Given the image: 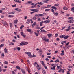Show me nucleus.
Returning a JSON list of instances; mask_svg holds the SVG:
<instances>
[{
	"mask_svg": "<svg viewBox=\"0 0 74 74\" xmlns=\"http://www.w3.org/2000/svg\"><path fill=\"white\" fill-rule=\"evenodd\" d=\"M68 22L69 23H73L74 22V20H73V19L69 20L68 21Z\"/></svg>",
	"mask_w": 74,
	"mask_h": 74,
	"instance_id": "f257e3e1",
	"label": "nucleus"
},
{
	"mask_svg": "<svg viewBox=\"0 0 74 74\" xmlns=\"http://www.w3.org/2000/svg\"><path fill=\"white\" fill-rule=\"evenodd\" d=\"M28 43L27 42H25V43L24 42H21L20 43V45L23 46V45H27Z\"/></svg>",
	"mask_w": 74,
	"mask_h": 74,
	"instance_id": "f03ea898",
	"label": "nucleus"
},
{
	"mask_svg": "<svg viewBox=\"0 0 74 74\" xmlns=\"http://www.w3.org/2000/svg\"><path fill=\"white\" fill-rule=\"evenodd\" d=\"M21 71L22 74H26V72H25V71L23 69H21Z\"/></svg>",
	"mask_w": 74,
	"mask_h": 74,
	"instance_id": "7ed1b4c3",
	"label": "nucleus"
},
{
	"mask_svg": "<svg viewBox=\"0 0 74 74\" xmlns=\"http://www.w3.org/2000/svg\"><path fill=\"white\" fill-rule=\"evenodd\" d=\"M38 52L40 53L39 55L41 56L42 53V49L40 50Z\"/></svg>",
	"mask_w": 74,
	"mask_h": 74,
	"instance_id": "20e7f679",
	"label": "nucleus"
},
{
	"mask_svg": "<svg viewBox=\"0 0 74 74\" xmlns=\"http://www.w3.org/2000/svg\"><path fill=\"white\" fill-rule=\"evenodd\" d=\"M25 54L27 55L28 56H31V53L30 52H25Z\"/></svg>",
	"mask_w": 74,
	"mask_h": 74,
	"instance_id": "39448f33",
	"label": "nucleus"
},
{
	"mask_svg": "<svg viewBox=\"0 0 74 74\" xmlns=\"http://www.w3.org/2000/svg\"><path fill=\"white\" fill-rule=\"evenodd\" d=\"M51 21L50 20H46V21H44V23H49V22H50Z\"/></svg>",
	"mask_w": 74,
	"mask_h": 74,
	"instance_id": "423d86ee",
	"label": "nucleus"
},
{
	"mask_svg": "<svg viewBox=\"0 0 74 74\" xmlns=\"http://www.w3.org/2000/svg\"><path fill=\"white\" fill-rule=\"evenodd\" d=\"M15 10H16V11H18L19 12H20V11H22V10H21V9H19L18 8H15Z\"/></svg>",
	"mask_w": 74,
	"mask_h": 74,
	"instance_id": "0eeeda50",
	"label": "nucleus"
},
{
	"mask_svg": "<svg viewBox=\"0 0 74 74\" xmlns=\"http://www.w3.org/2000/svg\"><path fill=\"white\" fill-rule=\"evenodd\" d=\"M21 34L22 36H23L24 37H26V35H25V34H24V33L23 32H21Z\"/></svg>",
	"mask_w": 74,
	"mask_h": 74,
	"instance_id": "6e6552de",
	"label": "nucleus"
},
{
	"mask_svg": "<svg viewBox=\"0 0 74 74\" xmlns=\"http://www.w3.org/2000/svg\"><path fill=\"white\" fill-rule=\"evenodd\" d=\"M14 1L15 2H16L17 3H21V1L19 0H14Z\"/></svg>",
	"mask_w": 74,
	"mask_h": 74,
	"instance_id": "1a4fd4ad",
	"label": "nucleus"
},
{
	"mask_svg": "<svg viewBox=\"0 0 74 74\" xmlns=\"http://www.w3.org/2000/svg\"><path fill=\"white\" fill-rule=\"evenodd\" d=\"M36 24H37V23L36 22H34L32 24V27H34L35 25H36Z\"/></svg>",
	"mask_w": 74,
	"mask_h": 74,
	"instance_id": "9d476101",
	"label": "nucleus"
},
{
	"mask_svg": "<svg viewBox=\"0 0 74 74\" xmlns=\"http://www.w3.org/2000/svg\"><path fill=\"white\" fill-rule=\"evenodd\" d=\"M47 35L48 36L49 38H50L52 36V35L51 34H48Z\"/></svg>",
	"mask_w": 74,
	"mask_h": 74,
	"instance_id": "9b49d317",
	"label": "nucleus"
},
{
	"mask_svg": "<svg viewBox=\"0 0 74 74\" xmlns=\"http://www.w3.org/2000/svg\"><path fill=\"white\" fill-rule=\"evenodd\" d=\"M55 67H56V66H53V67H51V70H55Z\"/></svg>",
	"mask_w": 74,
	"mask_h": 74,
	"instance_id": "f8f14e48",
	"label": "nucleus"
},
{
	"mask_svg": "<svg viewBox=\"0 0 74 74\" xmlns=\"http://www.w3.org/2000/svg\"><path fill=\"white\" fill-rule=\"evenodd\" d=\"M37 5V4L36 3L35 4H34V5L32 6L31 7V8H34V7H36V6Z\"/></svg>",
	"mask_w": 74,
	"mask_h": 74,
	"instance_id": "ddd939ff",
	"label": "nucleus"
},
{
	"mask_svg": "<svg viewBox=\"0 0 74 74\" xmlns=\"http://www.w3.org/2000/svg\"><path fill=\"white\" fill-rule=\"evenodd\" d=\"M37 4H39V5H43L44 3L42 2H38L37 3Z\"/></svg>",
	"mask_w": 74,
	"mask_h": 74,
	"instance_id": "4468645a",
	"label": "nucleus"
},
{
	"mask_svg": "<svg viewBox=\"0 0 74 74\" xmlns=\"http://www.w3.org/2000/svg\"><path fill=\"white\" fill-rule=\"evenodd\" d=\"M64 36H65V35H60L59 36V37H60L61 38H64Z\"/></svg>",
	"mask_w": 74,
	"mask_h": 74,
	"instance_id": "2eb2a0df",
	"label": "nucleus"
},
{
	"mask_svg": "<svg viewBox=\"0 0 74 74\" xmlns=\"http://www.w3.org/2000/svg\"><path fill=\"white\" fill-rule=\"evenodd\" d=\"M51 8L52 9H54L56 11V9H57V8H56V7L53 6L51 7Z\"/></svg>",
	"mask_w": 74,
	"mask_h": 74,
	"instance_id": "dca6fc26",
	"label": "nucleus"
},
{
	"mask_svg": "<svg viewBox=\"0 0 74 74\" xmlns=\"http://www.w3.org/2000/svg\"><path fill=\"white\" fill-rule=\"evenodd\" d=\"M42 72L43 74H46V72L45 71V69H43V71H42Z\"/></svg>",
	"mask_w": 74,
	"mask_h": 74,
	"instance_id": "f3484780",
	"label": "nucleus"
},
{
	"mask_svg": "<svg viewBox=\"0 0 74 74\" xmlns=\"http://www.w3.org/2000/svg\"><path fill=\"white\" fill-rule=\"evenodd\" d=\"M63 9L64 10H67L68 9V8H67L66 7L64 6L63 8Z\"/></svg>",
	"mask_w": 74,
	"mask_h": 74,
	"instance_id": "a211bd4d",
	"label": "nucleus"
},
{
	"mask_svg": "<svg viewBox=\"0 0 74 74\" xmlns=\"http://www.w3.org/2000/svg\"><path fill=\"white\" fill-rule=\"evenodd\" d=\"M69 37V36L67 35V36H65L64 37V38L65 40H67V38H68Z\"/></svg>",
	"mask_w": 74,
	"mask_h": 74,
	"instance_id": "6ab92c4d",
	"label": "nucleus"
},
{
	"mask_svg": "<svg viewBox=\"0 0 74 74\" xmlns=\"http://www.w3.org/2000/svg\"><path fill=\"white\" fill-rule=\"evenodd\" d=\"M39 11V10H36V9H34V12H38Z\"/></svg>",
	"mask_w": 74,
	"mask_h": 74,
	"instance_id": "aec40b11",
	"label": "nucleus"
},
{
	"mask_svg": "<svg viewBox=\"0 0 74 74\" xmlns=\"http://www.w3.org/2000/svg\"><path fill=\"white\" fill-rule=\"evenodd\" d=\"M60 70L62 71V73H64V71L63 69L60 68Z\"/></svg>",
	"mask_w": 74,
	"mask_h": 74,
	"instance_id": "412c9836",
	"label": "nucleus"
},
{
	"mask_svg": "<svg viewBox=\"0 0 74 74\" xmlns=\"http://www.w3.org/2000/svg\"><path fill=\"white\" fill-rule=\"evenodd\" d=\"M7 49L6 48H5L4 49V52L6 53H8V52L7 51Z\"/></svg>",
	"mask_w": 74,
	"mask_h": 74,
	"instance_id": "4be33fe9",
	"label": "nucleus"
},
{
	"mask_svg": "<svg viewBox=\"0 0 74 74\" xmlns=\"http://www.w3.org/2000/svg\"><path fill=\"white\" fill-rule=\"evenodd\" d=\"M14 23L16 24L18 23V20L16 19L14 20Z\"/></svg>",
	"mask_w": 74,
	"mask_h": 74,
	"instance_id": "5701e85b",
	"label": "nucleus"
},
{
	"mask_svg": "<svg viewBox=\"0 0 74 74\" xmlns=\"http://www.w3.org/2000/svg\"><path fill=\"white\" fill-rule=\"evenodd\" d=\"M16 68L17 69H19V70H21V68L18 66H16Z\"/></svg>",
	"mask_w": 74,
	"mask_h": 74,
	"instance_id": "b1692460",
	"label": "nucleus"
},
{
	"mask_svg": "<svg viewBox=\"0 0 74 74\" xmlns=\"http://www.w3.org/2000/svg\"><path fill=\"white\" fill-rule=\"evenodd\" d=\"M41 32H43V33H47V32L46 31H45L44 30H42L40 31Z\"/></svg>",
	"mask_w": 74,
	"mask_h": 74,
	"instance_id": "393cba45",
	"label": "nucleus"
},
{
	"mask_svg": "<svg viewBox=\"0 0 74 74\" xmlns=\"http://www.w3.org/2000/svg\"><path fill=\"white\" fill-rule=\"evenodd\" d=\"M37 66H36V67L37 68V69H38V70H40V66H39V65H38V64H37Z\"/></svg>",
	"mask_w": 74,
	"mask_h": 74,
	"instance_id": "a878e982",
	"label": "nucleus"
},
{
	"mask_svg": "<svg viewBox=\"0 0 74 74\" xmlns=\"http://www.w3.org/2000/svg\"><path fill=\"white\" fill-rule=\"evenodd\" d=\"M41 63L42 64L43 66H45V64H44V62L43 61H40Z\"/></svg>",
	"mask_w": 74,
	"mask_h": 74,
	"instance_id": "bb28decb",
	"label": "nucleus"
},
{
	"mask_svg": "<svg viewBox=\"0 0 74 74\" xmlns=\"http://www.w3.org/2000/svg\"><path fill=\"white\" fill-rule=\"evenodd\" d=\"M53 13L54 15H55L56 16H58V13L57 12L55 13L54 12Z\"/></svg>",
	"mask_w": 74,
	"mask_h": 74,
	"instance_id": "cd10ccee",
	"label": "nucleus"
},
{
	"mask_svg": "<svg viewBox=\"0 0 74 74\" xmlns=\"http://www.w3.org/2000/svg\"><path fill=\"white\" fill-rule=\"evenodd\" d=\"M8 16L9 18H13V17H14V16L9 15Z\"/></svg>",
	"mask_w": 74,
	"mask_h": 74,
	"instance_id": "c85d7f7f",
	"label": "nucleus"
},
{
	"mask_svg": "<svg viewBox=\"0 0 74 74\" xmlns=\"http://www.w3.org/2000/svg\"><path fill=\"white\" fill-rule=\"evenodd\" d=\"M27 31L28 32H29L30 33H32V31L31 29H27Z\"/></svg>",
	"mask_w": 74,
	"mask_h": 74,
	"instance_id": "c756f323",
	"label": "nucleus"
},
{
	"mask_svg": "<svg viewBox=\"0 0 74 74\" xmlns=\"http://www.w3.org/2000/svg\"><path fill=\"white\" fill-rule=\"evenodd\" d=\"M12 7H16V5L15 4V5H12Z\"/></svg>",
	"mask_w": 74,
	"mask_h": 74,
	"instance_id": "7c9ffc66",
	"label": "nucleus"
},
{
	"mask_svg": "<svg viewBox=\"0 0 74 74\" xmlns=\"http://www.w3.org/2000/svg\"><path fill=\"white\" fill-rule=\"evenodd\" d=\"M23 27H24V25H22L20 28V29H22V28H23Z\"/></svg>",
	"mask_w": 74,
	"mask_h": 74,
	"instance_id": "2f4dec72",
	"label": "nucleus"
},
{
	"mask_svg": "<svg viewBox=\"0 0 74 74\" xmlns=\"http://www.w3.org/2000/svg\"><path fill=\"white\" fill-rule=\"evenodd\" d=\"M42 23H43V21L40 22V26H42Z\"/></svg>",
	"mask_w": 74,
	"mask_h": 74,
	"instance_id": "473e14b6",
	"label": "nucleus"
},
{
	"mask_svg": "<svg viewBox=\"0 0 74 74\" xmlns=\"http://www.w3.org/2000/svg\"><path fill=\"white\" fill-rule=\"evenodd\" d=\"M39 16H44V14H39Z\"/></svg>",
	"mask_w": 74,
	"mask_h": 74,
	"instance_id": "72a5a7b5",
	"label": "nucleus"
},
{
	"mask_svg": "<svg viewBox=\"0 0 74 74\" xmlns=\"http://www.w3.org/2000/svg\"><path fill=\"white\" fill-rule=\"evenodd\" d=\"M37 64H37V63L36 62H35V63H34V66H36V65H37Z\"/></svg>",
	"mask_w": 74,
	"mask_h": 74,
	"instance_id": "f704fd0d",
	"label": "nucleus"
},
{
	"mask_svg": "<svg viewBox=\"0 0 74 74\" xmlns=\"http://www.w3.org/2000/svg\"><path fill=\"white\" fill-rule=\"evenodd\" d=\"M4 45V44H2L0 45V48H1L2 47H3Z\"/></svg>",
	"mask_w": 74,
	"mask_h": 74,
	"instance_id": "c9c22d12",
	"label": "nucleus"
},
{
	"mask_svg": "<svg viewBox=\"0 0 74 74\" xmlns=\"http://www.w3.org/2000/svg\"><path fill=\"white\" fill-rule=\"evenodd\" d=\"M33 19V20H36V17H33L32 18Z\"/></svg>",
	"mask_w": 74,
	"mask_h": 74,
	"instance_id": "e433bc0d",
	"label": "nucleus"
},
{
	"mask_svg": "<svg viewBox=\"0 0 74 74\" xmlns=\"http://www.w3.org/2000/svg\"><path fill=\"white\" fill-rule=\"evenodd\" d=\"M49 10H50V9H45V11H49Z\"/></svg>",
	"mask_w": 74,
	"mask_h": 74,
	"instance_id": "4c0bfd02",
	"label": "nucleus"
},
{
	"mask_svg": "<svg viewBox=\"0 0 74 74\" xmlns=\"http://www.w3.org/2000/svg\"><path fill=\"white\" fill-rule=\"evenodd\" d=\"M44 8H45V7H44V6L41 7V10H43V9H44Z\"/></svg>",
	"mask_w": 74,
	"mask_h": 74,
	"instance_id": "58836bf2",
	"label": "nucleus"
},
{
	"mask_svg": "<svg viewBox=\"0 0 74 74\" xmlns=\"http://www.w3.org/2000/svg\"><path fill=\"white\" fill-rule=\"evenodd\" d=\"M4 25H6V26H7V22H6L5 21V22L4 23H3V24Z\"/></svg>",
	"mask_w": 74,
	"mask_h": 74,
	"instance_id": "ea45409f",
	"label": "nucleus"
},
{
	"mask_svg": "<svg viewBox=\"0 0 74 74\" xmlns=\"http://www.w3.org/2000/svg\"><path fill=\"white\" fill-rule=\"evenodd\" d=\"M71 11H72L73 12H74V7H73L71 8Z\"/></svg>",
	"mask_w": 74,
	"mask_h": 74,
	"instance_id": "a19ab883",
	"label": "nucleus"
},
{
	"mask_svg": "<svg viewBox=\"0 0 74 74\" xmlns=\"http://www.w3.org/2000/svg\"><path fill=\"white\" fill-rule=\"evenodd\" d=\"M71 53H73V54H74V50H72L71 51H70Z\"/></svg>",
	"mask_w": 74,
	"mask_h": 74,
	"instance_id": "79ce46f5",
	"label": "nucleus"
},
{
	"mask_svg": "<svg viewBox=\"0 0 74 74\" xmlns=\"http://www.w3.org/2000/svg\"><path fill=\"white\" fill-rule=\"evenodd\" d=\"M4 63H5V64H8V63L7 61H5L4 62Z\"/></svg>",
	"mask_w": 74,
	"mask_h": 74,
	"instance_id": "37998d69",
	"label": "nucleus"
},
{
	"mask_svg": "<svg viewBox=\"0 0 74 74\" xmlns=\"http://www.w3.org/2000/svg\"><path fill=\"white\" fill-rule=\"evenodd\" d=\"M59 61L58 60V59H57V60L55 61V63H58V62H59Z\"/></svg>",
	"mask_w": 74,
	"mask_h": 74,
	"instance_id": "c03bdc74",
	"label": "nucleus"
},
{
	"mask_svg": "<svg viewBox=\"0 0 74 74\" xmlns=\"http://www.w3.org/2000/svg\"><path fill=\"white\" fill-rule=\"evenodd\" d=\"M10 27H12V23H10Z\"/></svg>",
	"mask_w": 74,
	"mask_h": 74,
	"instance_id": "a18cd8bd",
	"label": "nucleus"
},
{
	"mask_svg": "<svg viewBox=\"0 0 74 74\" xmlns=\"http://www.w3.org/2000/svg\"><path fill=\"white\" fill-rule=\"evenodd\" d=\"M71 29V28H68L66 29V32H68V31H69Z\"/></svg>",
	"mask_w": 74,
	"mask_h": 74,
	"instance_id": "49530a36",
	"label": "nucleus"
},
{
	"mask_svg": "<svg viewBox=\"0 0 74 74\" xmlns=\"http://www.w3.org/2000/svg\"><path fill=\"white\" fill-rule=\"evenodd\" d=\"M42 40H44V41H45L46 40V38L45 37L44 38H42Z\"/></svg>",
	"mask_w": 74,
	"mask_h": 74,
	"instance_id": "de8ad7c7",
	"label": "nucleus"
},
{
	"mask_svg": "<svg viewBox=\"0 0 74 74\" xmlns=\"http://www.w3.org/2000/svg\"><path fill=\"white\" fill-rule=\"evenodd\" d=\"M34 33H35L36 36H38V34L37 33H36V32H35Z\"/></svg>",
	"mask_w": 74,
	"mask_h": 74,
	"instance_id": "09e8293b",
	"label": "nucleus"
},
{
	"mask_svg": "<svg viewBox=\"0 0 74 74\" xmlns=\"http://www.w3.org/2000/svg\"><path fill=\"white\" fill-rule=\"evenodd\" d=\"M45 41H47V42H49V39H46Z\"/></svg>",
	"mask_w": 74,
	"mask_h": 74,
	"instance_id": "8fccbe9b",
	"label": "nucleus"
},
{
	"mask_svg": "<svg viewBox=\"0 0 74 74\" xmlns=\"http://www.w3.org/2000/svg\"><path fill=\"white\" fill-rule=\"evenodd\" d=\"M20 50H21V48L20 47H18L17 48L18 51H20Z\"/></svg>",
	"mask_w": 74,
	"mask_h": 74,
	"instance_id": "3c124183",
	"label": "nucleus"
},
{
	"mask_svg": "<svg viewBox=\"0 0 74 74\" xmlns=\"http://www.w3.org/2000/svg\"><path fill=\"white\" fill-rule=\"evenodd\" d=\"M15 35H16L17 34H18V32H14Z\"/></svg>",
	"mask_w": 74,
	"mask_h": 74,
	"instance_id": "603ef678",
	"label": "nucleus"
},
{
	"mask_svg": "<svg viewBox=\"0 0 74 74\" xmlns=\"http://www.w3.org/2000/svg\"><path fill=\"white\" fill-rule=\"evenodd\" d=\"M60 39H59V38H57L56 39V40L57 41H59Z\"/></svg>",
	"mask_w": 74,
	"mask_h": 74,
	"instance_id": "864d4df0",
	"label": "nucleus"
},
{
	"mask_svg": "<svg viewBox=\"0 0 74 74\" xmlns=\"http://www.w3.org/2000/svg\"><path fill=\"white\" fill-rule=\"evenodd\" d=\"M27 18V16H25L24 17V19H26Z\"/></svg>",
	"mask_w": 74,
	"mask_h": 74,
	"instance_id": "5fc2aeb1",
	"label": "nucleus"
},
{
	"mask_svg": "<svg viewBox=\"0 0 74 74\" xmlns=\"http://www.w3.org/2000/svg\"><path fill=\"white\" fill-rule=\"evenodd\" d=\"M36 57V55H33V56H32V58H33L34 57Z\"/></svg>",
	"mask_w": 74,
	"mask_h": 74,
	"instance_id": "6e6d98bb",
	"label": "nucleus"
},
{
	"mask_svg": "<svg viewBox=\"0 0 74 74\" xmlns=\"http://www.w3.org/2000/svg\"><path fill=\"white\" fill-rule=\"evenodd\" d=\"M44 3H48V1H47L45 0V1H44Z\"/></svg>",
	"mask_w": 74,
	"mask_h": 74,
	"instance_id": "4d7b16f0",
	"label": "nucleus"
},
{
	"mask_svg": "<svg viewBox=\"0 0 74 74\" xmlns=\"http://www.w3.org/2000/svg\"><path fill=\"white\" fill-rule=\"evenodd\" d=\"M38 21L39 22V21H41V19H40V18H39L38 19Z\"/></svg>",
	"mask_w": 74,
	"mask_h": 74,
	"instance_id": "13d9d810",
	"label": "nucleus"
},
{
	"mask_svg": "<svg viewBox=\"0 0 74 74\" xmlns=\"http://www.w3.org/2000/svg\"><path fill=\"white\" fill-rule=\"evenodd\" d=\"M45 60L46 61H49V59L48 58H46L45 59Z\"/></svg>",
	"mask_w": 74,
	"mask_h": 74,
	"instance_id": "bf43d9fd",
	"label": "nucleus"
},
{
	"mask_svg": "<svg viewBox=\"0 0 74 74\" xmlns=\"http://www.w3.org/2000/svg\"><path fill=\"white\" fill-rule=\"evenodd\" d=\"M1 56L2 57H4V53H2Z\"/></svg>",
	"mask_w": 74,
	"mask_h": 74,
	"instance_id": "052dcab7",
	"label": "nucleus"
},
{
	"mask_svg": "<svg viewBox=\"0 0 74 74\" xmlns=\"http://www.w3.org/2000/svg\"><path fill=\"white\" fill-rule=\"evenodd\" d=\"M28 3H29V4H31V3H32V2L31 1H29L28 2Z\"/></svg>",
	"mask_w": 74,
	"mask_h": 74,
	"instance_id": "680f3d73",
	"label": "nucleus"
},
{
	"mask_svg": "<svg viewBox=\"0 0 74 74\" xmlns=\"http://www.w3.org/2000/svg\"><path fill=\"white\" fill-rule=\"evenodd\" d=\"M58 34H56L55 35V36L56 37H58Z\"/></svg>",
	"mask_w": 74,
	"mask_h": 74,
	"instance_id": "e2e57ef3",
	"label": "nucleus"
},
{
	"mask_svg": "<svg viewBox=\"0 0 74 74\" xmlns=\"http://www.w3.org/2000/svg\"><path fill=\"white\" fill-rule=\"evenodd\" d=\"M57 69H61V68H60V66H57Z\"/></svg>",
	"mask_w": 74,
	"mask_h": 74,
	"instance_id": "0e129e2a",
	"label": "nucleus"
},
{
	"mask_svg": "<svg viewBox=\"0 0 74 74\" xmlns=\"http://www.w3.org/2000/svg\"><path fill=\"white\" fill-rule=\"evenodd\" d=\"M71 7H74V3H72L71 5Z\"/></svg>",
	"mask_w": 74,
	"mask_h": 74,
	"instance_id": "69168bd1",
	"label": "nucleus"
},
{
	"mask_svg": "<svg viewBox=\"0 0 74 74\" xmlns=\"http://www.w3.org/2000/svg\"><path fill=\"white\" fill-rule=\"evenodd\" d=\"M69 15H70V14H67L66 16L67 17H68V16H69Z\"/></svg>",
	"mask_w": 74,
	"mask_h": 74,
	"instance_id": "338daca9",
	"label": "nucleus"
},
{
	"mask_svg": "<svg viewBox=\"0 0 74 74\" xmlns=\"http://www.w3.org/2000/svg\"><path fill=\"white\" fill-rule=\"evenodd\" d=\"M12 13V14H15V12L14 11L12 12H11Z\"/></svg>",
	"mask_w": 74,
	"mask_h": 74,
	"instance_id": "774afa93",
	"label": "nucleus"
}]
</instances>
